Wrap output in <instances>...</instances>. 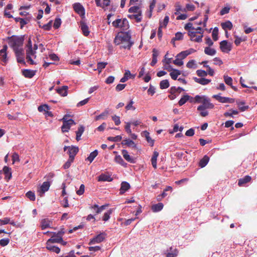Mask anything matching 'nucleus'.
<instances>
[{
  "mask_svg": "<svg viewBox=\"0 0 257 257\" xmlns=\"http://www.w3.org/2000/svg\"><path fill=\"white\" fill-rule=\"evenodd\" d=\"M221 26L223 29L224 31H226V29L231 30L232 28V24L229 21H227L224 23H222L221 24Z\"/></svg>",
  "mask_w": 257,
  "mask_h": 257,
  "instance_id": "obj_30",
  "label": "nucleus"
},
{
  "mask_svg": "<svg viewBox=\"0 0 257 257\" xmlns=\"http://www.w3.org/2000/svg\"><path fill=\"white\" fill-rule=\"evenodd\" d=\"M109 114V110L108 109H106L103 112H102L100 114V115H101L102 119H104L107 117Z\"/></svg>",
  "mask_w": 257,
  "mask_h": 257,
  "instance_id": "obj_64",
  "label": "nucleus"
},
{
  "mask_svg": "<svg viewBox=\"0 0 257 257\" xmlns=\"http://www.w3.org/2000/svg\"><path fill=\"white\" fill-rule=\"evenodd\" d=\"M112 213V210L109 209L106 212H105L102 217V220L104 221H107L110 218V215Z\"/></svg>",
  "mask_w": 257,
  "mask_h": 257,
  "instance_id": "obj_53",
  "label": "nucleus"
},
{
  "mask_svg": "<svg viewBox=\"0 0 257 257\" xmlns=\"http://www.w3.org/2000/svg\"><path fill=\"white\" fill-rule=\"evenodd\" d=\"M23 74L27 78H31L35 74V71L31 70L26 69L23 71Z\"/></svg>",
  "mask_w": 257,
  "mask_h": 257,
  "instance_id": "obj_26",
  "label": "nucleus"
},
{
  "mask_svg": "<svg viewBox=\"0 0 257 257\" xmlns=\"http://www.w3.org/2000/svg\"><path fill=\"white\" fill-rule=\"evenodd\" d=\"M107 65V62H98L97 63V67L96 69H94V70H97L99 73H100L105 66Z\"/></svg>",
  "mask_w": 257,
  "mask_h": 257,
  "instance_id": "obj_36",
  "label": "nucleus"
},
{
  "mask_svg": "<svg viewBox=\"0 0 257 257\" xmlns=\"http://www.w3.org/2000/svg\"><path fill=\"white\" fill-rule=\"evenodd\" d=\"M125 126L124 127L125 130L127 134H131L132 130L131 129V122H125Z\"/></svg>",
  "mask_w": 257,
  "mask_h": 257,
  "instance_id": "obj_61",
  "label": "nucleus"
},
{
  "mask_svg": "<svg viewBox=\"0 0 257 257\" xmlns=\"http://www.w3.org/2000/svg\"><path fill=\"white\" fill-rule=\"evenodd\" d=\"M132 76V75L131 73V72L128 70H126L125 71L124 76L120 79V82L122 83L126 82L129 78L131 77Z\"/></svg>",
  "mask_w": 257,
  "mask_h": 257,
  "instance_id": "obj_28",
  "label": "nucleus"
},
{
  "mask_svg": "<svg viewBox=\"0 0 257 257\" xmlns=\"http://www.w3.org/2000/svg\"><path fill=\"white\" fill-rule=\"evenodd\" d=\"M196 73L198 75V76L200 77H205L207 75V72H206L204 70H198L196 71Z\"/></svg>",
  "mask_w": 257,
  "mask_h": 257,
  "instance_id": "obj_63",
  "label": "nucleus"
},
{
  "mask_svg": "<svg viewBox=\"0 0 257 257\" xmlns=\"http://www.w3.org/2000/svg\"><path fill=\"white\" fill-rule=\"evenodd\" d=\"M23 37L12 36L9 39V44L14 50L21 48L23 44Z\"/></svg>",
  "mask_w": 257,
  "mask_h": 257,
  "instance_id": "obj_4",
  "label": "nucleus"
},
{
  "mask_svg": "<svg viewBox=\"0 0 257 257\" xmlns=\"http://www.w3.org/2000/svg\"><path fill=\"white\" fill-rule=\"evenodd\" d=\"M80 27L85 36H87L89 34V31L88 26L83 21H81L80 23Z\"/></svg>",
  "mask_w": 257,
  "mask_h": 257,
  "instance_id": "obj_13",
  "label": "nucleus"
},
{
  "mask_svg": "<svg viewBox=\"0 0 257 257\" xmlns=\"http://www.w3.org/2000/svg\"><path fill=\"white\" fill-rule=\"evenodd\" d=\"M112 119L116 125H118L120 123V117L118 116L114 115L112 116Z\"/></svg>",
  "mask_w": 257,
  "mask_h": 257,
  "instance_id": "obj_60",
  "label": "nucleus"
},
{
  "mask_svg": "<svg viewBox=\"0 0 257 257\" xmlns=\"http://www.w3.org/2000/svg\"><path fill=\"white\" fill-rule=\"evenodd\" d=\"M160 86L161 89H166L169 87V82L168 80H163L160 82Z\"/></svg>",
  "mask_w": 257,
  "mask_h": 257,
  "instance_id": "obj_43",
  "label": "nucleus"
},
{
  "mask_svg": "<svg viewBox=\"0 0 257 257\" xmlns=\"http://www.w3.org/2000/svg\"><path fill=\"white\" fill-rule=\"evenodd\" d=\"M204 53L209 56H214L215 55L216 51L214 48L210 47H205L204 49Z\"/></svg>",
  "mask_w": 257,
  "mask_h": 257,
  "instance_id": "obj_27",
  "label": "nucleus"
},
{
  "mask_svg": "<svg viewBox=\"0 0 257 257\" xmlns=\"http://www.w3.org/2000/svg\"><path fill=\"white\" fill-rule=\"evenodd\" d=\"M173 63L178 66H181L183 64V59L181 58L178 57V55H177L176 59L173 61Z\"/></svg>",
  "mask_w": 257,
  "mask_h": 257,
  "instance_id": "obj_44",
  "label": "nucleus"
},
{
  "mask_svg": "<svg viewBox=\"0 0 257 257\" xmlns=\"http://www.w3.org/2000/svg\"><path fill=\"white\" fill-rule=\"evenodd\" d=\"M122 138L120 136H116L114 137H109L108 138V140L111 142H117L121 140Z\"/></svg>",
  "mask_w": 257,
  "mask_h": 257,
  "instance_id": "obj_54",
  "label": "nucleus"
},
{
  "mask_svg": "<svg viewBox=\"0 0 257 257\" xmlns=\"http://www.w3.org/2000/svg\"><path fill=\"white\" fill-rule=\"evenodd\" d=\"M26 196L27 198H28L31 201H34L35 200V194L34 192L29 191H28Z\"/></svg>",
  "mask_w": 257,
  "mask_h": 257,
  "instance_id": "obj_51",
  "label": "nucleus"
},
{
  "mask_svg": "<svg viewBox=\"0 0 257 257\" xmlns=\"http://www.w3.org/2000/svg\"><path fill=\"white\" fill-rule=\"evenodd\" d=\"M61 24V20L60 18H57L55 19L53 25V27L55 29L59 28Z\"/></svg>",
  "mask_w": 257,
  "mask_h": 257,
  "instance_id": "obj_55",
  "label": "nucleus"
},
{
  "mask_svg": "<svg viewBox=\"0 0 257 257\" xmlns=\"http://www.w3.org/2000/svg\"><path fill=\"white\" fill-rule=\"evenodd\" d=\"M197 110L199 112V114L200 116L203 117H205L208 115V111L205 108H202V109H199V108H197Z\"/></svg>",
  "mask_w": 257,
  "mask_h": 257,
  "instance_id": "obj_49",
  "label": "nucleus"
},
{
  "mask_svg": "<svg viewBox=\"0 0 257 257\" xmlns=\"http://www.w3.org/2000/svg\"><path fill=\"white\" fill-rule=\"evenodd\" d=\"M244 101H238L237 102V104L239 107V109L241 111H244L248 109V106H244Z\"/></svg>",
  "mask_w": 257,
  "mask_h": 257,
  "instance_id": "obj_45",
  "label": "nucleus"
},
{
  "mask_svg": "<svg viewBox=\"0 0 257 257\" xmlns=\"http://www.w3.org/2000/svg\"><path fill=\"white\" fill-rule=\"evenodd\" d=\"M64 151H68L70 159L74 160V157L78 152V148L74 146H65L64 148Z\"/></svg>",
  "mask_w": 257,
  "mask_h": 257,
  "instance_id": "obj_7",
  "label": "nucleus"
},
{
  "mask_svg": "<svg viewBox=\"0 0 257 257\" xmlns=\"http://www.w3.org/2000/svg\"><path fill=\"white\" fill-rule=\"evenodd\" d=\"M63 241L62 238H58L55 235H53L51 238L49 239L47 242L49 243H60Z\"/></svg>",
  "mask_w": 257,
  "mask_h": 257,
  "instance_id": "obj_33",
  "label": "nucleus"
},
{
  "mask_svg": "<svg viewBox=\"0 0 257 257\" xmlns=\"http://www.w3.org/2000/svg\"><path fill=\"white\" fill-rule=\"evenodd\" d=\"M8 48V46L7 45H4L2 50H0V56L2 58V61L6 63L8 61L7 58V50Z\"/></svg>",
  "mask_w": 257,
  "mask_h": 257,
  "instance_id": "obj_15",
  "label": "nucleus"
},
{
  "mask_svg": "<svg viewBox=\"0 0 257 257\" xmlns=\"http://www.w3.org/2000/svg\"><path fill=\"white\" fill-rule=\"evenodd\" d=\"M194 99L195 102L201 103L197 107L199 109L205 108L208 109H213L214 107V105L210 102V99L205 95H196Z\"/></svg>",
  "mask_w": 257,
  "mask_h": 257,
  "instance_id": "obj_2",
  "label": "nucleus"
},
{
  "mask_svg": "<svg viewBox=\"0 0 257 257\" xmlns=\"http://www.w3.org/2000/svg\"><path fill=\"white\" fill-rule=\"evenodd\" d=\"M14 50L15 52L16 57L25 56L24 50L23 48H20L14 49Z\"/></svg>",
  "mask_w": 257,
  "mask_h": 257,
  "instance_id": "obj_46",
  "label": "nucleus"
},
{
  "mask_svg": "<svg viewBox=\"0 0 257 257\" xmlns=\"http://www.w3.org/2000/svg\"><path fill=\"white\" fill-rule=\"evenodd\" d=\"M50 186V183L49 182H44L38 188L37 192L40 197H43L46 192L48 191Z\"/></svg>",
  "mask_w": 257,
  "mask_h": 257,
  "instance_id": "obj_6",
  "label": "nucleus"
},
{
  "mask_svg": "<svg viewBox=\"0 0 257 257\" xmlns=\"http://www.w3.org/2000/svg\"><path fill=\"white\" fill-rule=\"evenodd\" d=\"M121 154L124 158V159L131 163H135V160L133 157H131L129 154L128 152L125 150H122L121 151Z\"/></svg>",
  "mask_w": 257,
  "mask_h": 257,
  "instance_id": "obj_16",
  "label": "nucleus"
},
{
  "mask_svg": "<svg viewBox=\"0 0 257 257\" xmlns=\"http://www.w3.org/2000/svg\"><path fill=\"white\" fill-rule=\"evenodd\" d=\"M98 155V152L97 150H95L93 152H91L89 156L87 157V160L89 161L90 163H91L94 158L97 156Z\"/></svg>",
  "mask_w": 257,
  "mask_h": 257,
  "instance_id": "obj_40",
  "label": "nucleus"
},
{
  "mask_svg": "<svg viewBox=\"0 0 257 257\" xmlns=\"http://www.w3.org/2000/svg\"><path fill=\"white\" fill-rule=\"evenodd\" d=\"M195 6L192 4H188L186 6V8L183 9L184 12L193 11L195 10Z\"/></svg>",
  "mask_w": 257,
  "mask_h": 257,
  "instance_id": "obj_52",
  "label": "nucleus"
},
{
  "mask_svg": "<svg viewBox=\"0 0 257 257\" xmlns=\"http://www.w3.org/2000/svg\"><path fill=\"white\" fill-rule=\"evenodd\" d=\"M194 79L196 82L203 85L208 84L211 81V80L204 78H198L195 77Z\"/></svg>",
  "mask_w": 257,
  "mask_h": 257,
  "instance_id": "obj_21",
  "label": "nucleus"
},
{
  "mask_svg": "<svg viewBox=\"0 0 257 257\" xmlns=\"http://www.w3.org/2000/svg\"><path fill=\"white\" fill-rule=\"evenodd\" d=\"M158 156L159 153L156 151H155L153 153V155L151 159L152 165L155 169L157 168V160Z\"/></svg>",
  "mask_w": 257,
  "mask_h": 257,
  "instance_id": "obj_24",
  "label": "nucleus"
},
{
  "mask_svg": "<svg viewBox=\"0 0 257 257\" xmlns=\"http://www.w3.org/2000/svg\"><path fill=\"white\" fill-rule=\"evenodd\" d=\"M52 223V221L48 218L42 219L41 221V227L42 229L43 230L51 227Z\"/></svg>",
  "mask_w": 257,
  "mask_h": 257,
  "instance_id": "obj_14",
  "label": "nucleus"
},
{
  "mask_svg": "<svg viewBox=\"0 0 257 257\" xmlns=\"http://www.w3.org/2000/svg\"><path fill=\"white\" fill-rule=\"evenodd\" d=\"M251 180V177L249 176H246L244 178L240 179L238 180V185L239 186H243L245 184L249 182Z\"/></svg>",
  "mask_w": 257,
  "mask_h": 257,
  "instance_id": "obj_18",
  "label": "nucleus"
},
{
  "mask_svg": "<svg viewBox=\"0 0 257 257\" xmlns=\"http://www.w3.org/2000/svg\"><path fill=\"white\" fill-rule=\"evenodd\" d=\"M128 17L131 19L136 20L137 22H140L142 20L141 14L130 15Z\"/></svg>",
  "mask_w": 257,
  "mask_h": 257,
  "instance_id": "obj_41",
  "label": "nucleus"
},
{
  "mask_svg": "<svg viewBox=\"0 0 257 257\" xmlns=\"http://www.w3.org/2000/svg\"><path fill=\"white\" fill-rule=\"evenodd\" d=\"M187 67L189 68L196 69L197 67V65L196 61L194 60H190L186 64Z\"/></svg>",
  "mask_w": 257,
  "mask_h": 257,
  "instance_id": "obj_42",
  "label": "nucleus"
},
{
  "mask_svg": "<svg viewBox=\"0 0 257 257\" xmlns=\"http://www.w3.org/2000/svg\"><path fill=\"white\" fill-rule=\"evenodd\" d=\"M223 77L225 83L228 85H230L232 88L235 90V88L232 85V79L231 77L227 75H224Z\"/></svg>",
  "mask_w": 257,
  "mask_h": 257,
  "instance_id": "obj_39",
  "label": "nucleus"
},
{
  "mask_svg": "<svg viewBox=\"0 0 257 257\" xmlns=\"http://www.w3.org/2000/svg\"><path fill=\"white\" fill-rule=\"evenodd\" d=\"M234 100L233 98L221 96L220 102L221 103H233Z\"/></svg>",
  "mask_w": 257,
  "mask_h": 257,
  "instance_id": "obj_48",
  "label": "nucleus"
},
{
  "mask_svg": "<svg viewBox=\"0 0 257 257\" xmlns=\"http://www.w3.org/2000/svg\"><path fill=\"white\" fill-rule=\"evenodd\" d=\"M32 18L31 16H28L27 18L25 19H19V23L21 24V28L24 26L26 24H27L28 22H29Z\"/></svg>",
  "mask_w": 257,
  "mask_h": 257,
  "instance_id": "obj_38",
  "label": "nucleus"
},
{
  "mask_svg": "<svg viewBox=\"0 0 257 257\" xmlns=\"http://www.w3.org/2000/svg\"><path fill=\"white\" fill-rule=\"evenodd\" d=\"M134 101L133 100H131L130 102L127 104L125 106V109L127 110H134L136 109V107L133 105Z\"/></svg>",
  "mask_w": 257,
  "mask_h": 257,
  "instance_id": "obj_59",
  "label": "nucleus"
},
{
  "mask_svg": "<svg viewBox=\"0 0 257 257\" xmlns=\"http://www.w3.org/2000/svg\"><path fill=\"white\" fill-rule=\"evenodd\" d=\"M3 172L5 174L6 178H7L8 180L11 179L12 177V174L11 172V169L9 167L5 166L3 168L2 172Z\"/></svg>",
  "mask_w": 257,
  "mask_h": 257,
  "instance_id": "obj_31",
  "label": "nucleus"
},
{
  "mask_svg": "<svg viewBox=\"0 0 257 257\" xmlns=\"http://www.w3.org/2000/svg\"><path fill=\"white\" fill-rule=\"evenodd\" d=\"M74 10L80 16H84L85 15V10L83 7L80 3H75L73 6Z\"/></svg>",
  "mask_w": 257,
  "mask_h": 257,
  "instance_id": "obj_10",
  "label": "nucleus"
},
{
  "mask_svg": "<svg viewBox=\"0 0 257 257\" xmlns=\"http://www.w3.org/2000/svg\"><path fill=\"white\" fill-rule=\"evenodd\" d=\"M38 109L40 112H46L49 109V107L47 104H43L39 106Z\"/></svg>",
  "mask_w": 257,
  "mask_h": 257,
  "instance_id": "obj_58",
  "label": "nucleus"
},
{
  "mask_svg": "<svg viewBox=\"0 0 257 257\" xmlns=\"http://www.w3.org/2000/svg\"><path fill=\"white\" fill-rule=\"evenodd\" d=\"M220 48L223 53H228L232 49V45L226 40H223L220 43Z\"/></svg>",
  "mask_w": 257,
  "mask_h": 257,
  "instance_id": "obj_8",
  "label": "nucleus"
},
{
  "mask_svg": "<svg viewBox=\"0 0 257 257\" xmlns=\"http://www.w3.org/2000/svg\"><path fill=\"white\" fill-rule=\"evenodd\" d=\"M46 247L48 250L56 252V253H59L60 251V249L58 247L52 245L49 242H47Z\"/></svg>",
  "mask_w": 257,
  "mask_h": 257,
  "instance_id": "obj_22",
  "label": "nucleus"
},
{
  "mask_svg": "<svg viewBox=\"0 0 257 257\" xmlns=\"http://www.w3.org/2000/svg\"><path fill=\"white\" fill-rule=\"evenodd\" d=\"M169 17L168 16H166L163 22H160V26L161 27H166L169 22Z\"/></svg>",
  "mask_w": 257,
  "mask_h": 257,
  "instance_id": "obj_50",
  "label": "nucleus"
},
{
  "mask_svg": "<svg viewBox=\"0 0 257 257\" xmlns=\"http://www.w3.org/2000/svg\"><path fill=\"white\" fill-rule=\"evenodd\" d=\"M105 234L104 233H100L94 238H93L89 242V244H94L102 242L105 238Z\"/></svg>",
  "mask_w": 257,
  "mask_h": 257,
  "instance_id": "obj_12",
  "label": "nucleus"
},
{
  "mask_svg": "<svg viewBox=\"0 0 257 257\" xmlns=\"http://www.w3.org/2000/svg\"><path fill=\"white\" fill-rule=\"evenodd\" d=\"M112 25L115 28H120L122 30H126L129 28L128 22L126 19H117L112 22Z\"/></svg>",
  "mask_w": 257,
  "mask_h": 257,
  "instance_id": "obj_5",
  "label": "nucleus"
},
{
  "mask_svg": "<svg viewBox=\"0 0 257 257\" xmlns=\"http://www.w3.org/2000/svg\"><path fill=\"white\" fill-rule=\"evenodd\" d=\"M163 204L162 203H159L158 204L153 205L152 206V210L154 212H157L161 211L163 208Z\"/></svg>",
  "mask_w": 257,
  "mask_h": 257,
  "instance_id": "obj_29",
  "label": "nucleus"
},
{
  "mask_svg": "<svg viewBox=\"0 0 257 257\" xmlns=\"http://www.w3.org/2000/svg\"><path fill=\"white\" fill-rule=\"evenodd\" d=\"M196 34L197 32L195 31H189L188 32V35L190 36L191 41L198 43L202 42L203 35L197 36Z\"/></svg>",
  "mask_w": 257,
  "mask_h": 257,
  "instance_id": "obj_9",
  "label": "nucleus"
},
{
  "mask_svg": "<svg viewBox=\"0 0 257 257\" xmlns=\"http://www.w3.org/2000/svg\"><path fill=\"white\" fill-rule=\"evenodd\" d=\"M191 97L188 94L183 95L178 102L179 105L182 106Z\"/></svg>",
  "mask_w": 257,
  "mask_h": 257,
  "instance_id": "obj_34",
  "label": "nucleus"
},
{
  "mask_svg": "<svg viewBox=\"0 0 257 257\" xmlns=\"http://www.w3.org/2000/svg\"><path fill=\"white\" fill-rule=\"evenodd\" d=\"M68 87L67 86H63L61 88L57 89V92L60 95L62 96H66L67 95Z\"/></svg>",
  "mask_w": 257,
  "mask_h": 257,
  "instance_id": "obj_19",
  "label": "nucleus"
},
{
  "mask_svg": "<svg viewBox=\"0 0 257 257\" xmlns=\"http://www.w3.org/2000/svg\"><path fill=\"white\" fill-rule=\"evenodd\" d=\"M112 180V178L108 174H102L99 176L98 178V181H107L111 182Z\"/></svg>",
  "mask_w": 257,
  "mask_h": 257,
  "instance_id": "obj_17",
  "label": "nucleus"
},
{
  "mask_svg": "<svg viewBox=\"0 0 257 257\" xmlns=\"http://www.w3.org/2000/svg\"><path fill=\"white\" fill-rule=\"evenodd\" d=\"M130 13L141 14L140 8L138 6H134L130 8L128 10Z\"/></svg>",
  "mask_w": 257,
  "mask_h": 257,
  "instance_id": "obj_47",
  "label": "nucleus"
},
{
  "mask_svg": "<svg viewBox=\"0 0 257 257\" xmlns=\"http://www.w3.org/2000/svg\"><path fill=\"white\" fill-rule=\"evenodd\" d=\"M114 43L115 45H121L120 47L130 49L134 44L131 41V36L127 33H118L115 37Z\"/></svg>",
  "mask_w": 257,
  "mask_h": 257,
  "instance_id": "obj_1",
  "label": "nucleus"
},
{
  "mask_svg": "<svg viewBox=\"0 0 257 257\" xmlns=\"http://www.w3.org/2000/svg\"><path fill=\"white\" fill-rule=\"evenodd\" d=\"M218 29L217 27H215L212 32V38L214 41H217L218 40Z\"/></svg>",
  "mask_w": 257,
  "mask_h": 257,
  "instance_id": "obj_57",
  "label": "nucleus"
},
{
  "mask_svg": "<svg viewBox=\"0 0 257 257\" xmlns=\"http://www.w3.org/2000/svg\"><path fill=\"white\" fill-rule=\"evenodd\" d=\"M130 188L129 183L126 182H123L121 183V187L120 189V193L123 194L125 191H127Z\"/></svg>",
  "mask_w": 257,
  "mask_h": 257,
  "instance_id": "obj_20",
  "label": "nucleus"
},
{
  "mask_svg": "<svg viewBox=\"0 0 257 257\" xmlns=\"http://www.w3.org/2000/svg\"><path fill=\"white\" fill-rule=\"evenodd\" d=\"M122 145H126L129 147H132L133 148H136V145L135 143L132 140L130 139H125L122 141Z\"/></svg>",
  "mask_w": 257,
  "mask_h": 257,
  "instance_id": "obj_23",
  "label": "nucleus"
},
{
  "mask_svg": "<svg viewBox=\"0 0 257 257\" xmlns=\"http://www.w3.org/2000/svg\"><path fill=\"white\" fill-rule=\"evenodd\" d=\"M178 250L175 248H170V251L167 253V257H176L178 254Z\"/></svg>",
  "mask_w": 257,
  "mask_h": 257,
  "instance_id": "obj_37",
  "label": "nucleus"
},
{
  "mask_svg": "<svg viewBox=\"0 0 257 257\" xmlns=\"http://www.w3.org/2000/svg\"><path fill=\"white\" fill-rule=\"evenodd\" d=\"M175 11L176 12L174 13V15H178L180 12H185L183 11V9L181 7V6L179 4H176L175 6Z\"/></svg>",
  "mask_w": 257,
  "mask_h": 257,
  "instance_id": "obj_56",
  "label": "nucleus"
},
{
  "mask_svg": "<svg viewBox=\"0 0 257 257\" xmlns=\"http://www.w3.org/2000/svg\"><path fill=\"white\" fill-rule=\"evenodd\" d=\"M75 123L74 121L72 119H70L68 121H65L63 122V125L61 127L62 131L63 132H67L69 130L70 127L75 124Z\"/></svg>",
  "mask_w": 257,
  "mask_h": 257,
  "instance_id": "obj_11",
  "label": "nucleus"
},
{
  "mask_svg": "<svg viewBox=\"0 0 257 257\" xmlns=\"http://www.w3.org/2000/svg\"><path fill=\"white\" fill-rule=\"evenodd\" d=\"M209 161V158L205 155L204 157L200 160L199 165L201 168H203L207 165Z\"/></svg>",
  "mask_w": 257,
  "mask_h": 257,
  "instance_id": "obj_25",
  "label": "nucleus"
},
{
  "mask_svg": "<svg viewBox=\"0 0 257 257\" xmlns=\"http://www.w3.org/2000/svg\"><path fill=\"white\" fill-rule=\"evenodd\" d=\"M10 222V218L6 217L0 219V225L9 224Z\"/></svg>",
  "mask_w": 257,
  "mask_h": 257,
  "instance_id": "obj_62",
  "label": "nucleus"
},
{
  "mask_svg": "<svg viewBox=\"0 0 257 257\" xmlns=\"http://www.w3.org/2000/svg\"><path fill=\"white\" fill-rule=\"evenodd\" d=\"M114 161L116 163L119 164L123 167L126 166L127 164L124 162L120 155H116L114 158Z\"/></svg>",
  "mask_w": 257,
  "mask_h": 257,
  "instance_id": "obj_32",
  "label": "nucleus"
},
{
  "mask_svg": "<svg viewBox=\"0 0 257 257\" xmlns=\"http://www.w3.org/2000/svg\"><path fill=\"white\" fill-rule=\"evenodd\" d=\"M26 47V58L28 61L31 64H36V62L33 60V59H35L36 57V52L33 50L32 43L30 38L29 39Z\"/></svg>",
  "mask_w": 257,
  "mask_h": 257,
  "instance_id": "obj_3",
  "label": "nucleus"
},
{
  "mask_svg": "<svg viewBox=\"0 0 257 257\" xmlns=\"http://www.w3.org/2000/svg\"><path fill=\"white\" fill-rule=\"evenodd\" d=\"M181 74V71L177 69H173L170 73V76L174 80H176L178 76Z\"/></svg>",
  "mask_w": 257,
  "mask_h": 257,
  "instance_id": "obj_35",
  "label": "nucleus"
}]
</instances>
